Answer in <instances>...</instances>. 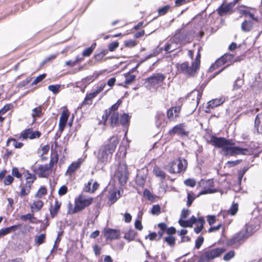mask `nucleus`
<instances>
[{
	"label": "nucleus",
	"instance_id": "obj_41",
	"mask_svg": "<svg viewBox=\"0 0 262 262\" xmlns=\"http://www.w3.org/2000/svg\"><path fill=\"white\" fill-rule=\"evenodd\" d=\"M46 74H42L41 75H39L34 79V80L32 83V85L37 84L38 83L41 81L46 77Z\"/></svg>",
	"mask_w": 262,
	"mask_h": 262
},
{
	"label": "nucleus",
	"instance_id": "obj_24",
	"mask_svg": "<svg viewBox=\"0 0 262 262\" xmlns=\"http://www.w3.org/2000/svg\"><path fill=\"white\" fill-rule=\"evenodd\" d=\"M178 48V43L172 41L171 43H167L165 46L164 50L168 53H171L172 51H174V50L177 49Z\"/></svg>",
	"mask_w": 262,
	"mask_h": 262
},
{
	"label": "nucleus",
	"instance_id": "obj_12",
	"mask_svg": "<svg viewBox=\"0 0 262 262\" xmlns=\"http://www.w3.org/2000/svg\"><path fill=\"white\" fill-rule=\"evenodd\" d=\"M165 78V77L163 74L158 73L147 78L146 81L151 85L155 86L156 84L162 82Z\"/></svg>",
	"mask_w": 262,
	"mask_h": 262
},
{
	"label": "nucleus",
	"instance_id": "obj_61",
	"mask_svg": "<svg viewBox=\"0 0 262 262\" xmlns=\"http://www.w3.org/2000/svg\"><path fill=\"white\" fill-rule=\"evenodd\" d=\"M13 178L10 175H9L7 176L6 178V179L4 180V184L5 185H10L13 181Z\"/></svg>",
	"mask_w": 262,
	"mask_h": 262
},
{
	"label": "nucleus",
	"instance_id": "obj_28",
	"mask_svg": "<svg viewBox=\"0 0 262 262\" xmlns=\"http://www.w3.org/2000/svg\"><path fill=\"white\" fill-rule=\"evenodd\" d=\"M223 103L222 99H213L208 102V107L209 108H213L216 107Z\"/></svg>",
	"mask_w": 262,
	"mask_h": 262
},
{
	"label": "nucleus",
	"instance_id": "obj_9",
	"mask_svg": "<svg viewBox=\"0 0 262 262\" xmlns=\"http://www.w3.org/2000/svg\"><path fill=\"white\" fill-rule=\"evenodd\" d=\"M171 135L177 134L181 137L187 136L189 132L187 130L186 125L184 123H181L174 126L169 131Z\"/></svg>",
	"mask_w": 262,
	"mask_h": 262
},
{
	"label": "nucleus",
	"instance_id": "obj_50",
	"mask_svg": "<svg viewBox=\"0 0 262 262\" xmlns=\"http://www.w3.org/2000/svg\"><path fill=\"white\" fill-rule=\"evenodd\" d=\"M119 47V42L114 41L110 43L108 46L109 51L113 52L115 51Z\"/></svg>",
	"mask_w": 262,
	"mask_h": 262
},
{
	"label": "nucleus",
	"instance_id": "obj_29",
	"mask_svg": "<svg viewBox=\"0 0 262 262\" xmlns=\"http://www.w3.org/2000/svg\"><path fill=\"white\" fill-rule=\"evenodd\" d=\"M31 187V185L26 183V185L23 186L21 189L19 193L20 196L22 197L27 195L30 192Z\"/></svg>",
	"mask_w": 262,
	"mask_h": 262
},
{
	"label": "nucleus",
	"instance_id": "obj_45",
	"mask_svg": "<svg viewBox=\"0 0 262 262\" xmlns=\"http://www.w3.org/2000/svg\"><path fill=\"white\" fill-rule=\"evenodd\" d=\"M161 208L158 205H155L152 206L151 213L153 215H158L160 213Z\"/></svg>",
	"mask_w": 262,
	"mask_h": 262
},
{
	"label": "nucleus",
	"instance_id": "obj_19",
	"mask_svg": "<svg viewBox=\"0 0 262 262\" xmlns=\"http://www.w3.org/2000/svg\"><path fill=\"white\" fill-rule=\"evenodd\" d=\"M196 219L194 216H192L190 220L185 221L183 220H179V224L183 227H191L192 225L196 223Z\"/></svg>",
	"mask_w": 262,
	"mask_h": 262
},
{
	"label": "nucleus",
	"instance_id": "obj_44",
	"mask_svg": "<svg viewBox=\"0 0 262 262\" xmlns=\"http://www.w3.org/2000/svg\"><path fill=\"white\" fill-rule=\"evenodd\" d=\"M233 58V56L231 54H225L223 56V59L226 63L229 62L231 63L232 62H234Z\"/></svg>",
	"mask_w": 262,
	"mask_h": 262
},
{
	"label": "nucleus",
	"instance_id": "obj_46",
	"mask_svg": "<svg viewBox=\"0 0 262 262\" xmlns=\"http://www.w3.org/2000/svg\"><path fill=\"white\" fill-rule=\"evenodd\" d=\"M31 134V129H28L23 132L21 135H20L19 138H23V139H26L28 138H29L30 135Z\"/></svg>",
	"mask_w": 262,
	"mask_h": 262
},
{
	"label": "nucleus",
	"instance_id": "obj_55",
	"mask_svg": "<svg viewBox=\"0 0 262 262\" xmlns=\"http://www.w3.org/2000/svg\"><path fill=\"white\" fill-rule=\"evenodd\" d=\"M195 199V197L190 193H187V205L188 206H190L194 200Z\"/></svg>",
	"mask_w": 262,
	"mask_h": 262
},
{
	"label": "nucleus",
	"instance_id": "obj_58",
	"mask_svg": "<svg viewBox=\"0 0 262 262\" xmlns=\"http://www.w3.org/2000/svg\"><path fill=\"white\" fill-rule=\"evenodd\" d=\"M68 188L65 185L62 186L58 190V194L59 195H63L67 193Z\"/></svg>",
	"mask_w": 262,
	"mask_h": 262
},
{
	"label": "nucleus",
	"instance_id": "obj_35",
	"mask_svg": "<svg viewBox=\"0 0 262 262\" xmlns=\"http://www.w3.org/2000/svg\"><path fill=\"white\" fill-rule=\"evenodd\" d=\"M125 77V83L126 84H128L132 83L133 81L135 80L136 76L134 75L126 74L124 75Z\"/></svg>",
	"mask_w": 262,
	"mask_h": 262
},
{
	"label": "nucleus",
	"instance_id": "obj_3",
	"mask_svg": "<svg viewBox=\"0 0 262 262\" xmlns=\"http://www.w3.org/2000/svg\"><path fill=\"white\" fill-rule=\"evenodd\" d=\"M230 141L228 145L223 149V154L226 156H233L237 155H249L250 150L247 148H243L237 146H233Z\"/></svg>",
	"mask_w": 262,
	"mask_h": 262
},
{
	"label": "nucleus",
	"instance_id": "obj_64",
	"mask_svg": "<svg viewBox=\"0 0 262 262\" xmlns=\"http://www.w3.org/2000/svg\"><path fill=\"white\" fill-rule=\"evenodd\" d=\"M12 174L13 176L17 178H20L21 177V174L18 171V169L16 168H13Z\"/></svg>",
	"mask_w": 262,
	"mask_h": 262
},
{
	"label": "nucleus",
	"instance_id": "obj_53",
	"mask_svg": "<svg viewBox=\"0 0 262 262\" xmlns=\"http://www.w3.org/2000/svg\"><path fill=\"white\" fill-rule=\"evenodd\" d=\"M125 45L127 47L132 48L135 47L137 45V42L134 40H128L124 42Z\"/></svg>",
	"mask_w": 262,
	"mask_h": 262
},
{
	"label": "nucleus",
	"instance_id": "obj_56",
	"mask_svg": "<svg viewBox=\"0 0 262 262\" xmlns=\"http://www.w3.org/2000/svg\"><path fill=\"white\" fill-rule=\"evenodd\" d=\"M105 85L106 83L105 82H101L98 85L97 89L95 91L98 94L104 90Z\"/></svg>",
	"mask_w": 262,
	"mask_h": 262
},
{
	"label": "nucleus",
	"instance_id": "obj_2",
	"mask_svg": "<svg viewBox=\"0 0 262 262\" xmlns=\"http://www.w3.org/2000/svg\"><path fill=\"white\" fill-rule=\"evenodd\" d=\"M177 68L179 72L187 76H193L199 69L198 61H193L191 66H189L188 62L177 64Z\"/></svg>",
	"mask_w": 262,
	"mask_h": 262
},
{
	"label": "nucleus",
	"instance_id": "obj_40",
	"mask_svg": "<svg viewBox=\"0 0 262 262\" xmlns=\"http://www.w3.org/2000/svg\"><path fill=\"white\" fill-rule=\"evenodd\" d=\"M226 62H225L224 60L223 59V56L217 60L212 65V68L213 69H215L219 67H220L224 64H225Z\"/></svg>",
	"mask_w": 262,
	"mask_h": 262
},
{
	"label": "nucleus",
	"instance_id": "obj_38",
	"mask_svg": "<svg viewBox=\"0 0 262 262\" xmlns=\"http://www.w3.org/2000/svg\"><path fill=\"white\" fill-rule=\"evenodd\" d=\"M47 190L45 187H41L36 193L35 196L37 198H41L47 194Z\"/></svg>",
	"mask_w": 262,
	"mask_h": 262
},
{
	"label": "nucleus",
	"instance_id": "obj_14",
	"mask_svg": "<svg viewBox=\"0 0 262 262\" xmlns=\"http://www.w3.org/2000/svg\"><path fill=\"white\" fill-rule=\"evenodd\" d=\"M104 234L107 239L112 240L118 238L120 232L116 229H107L104 231Z\"/></svg>",
	"mask_w": 262,
	"mask_h": 262
},
{
	"label": "nucleus",
	"instance_id": "obj_37",
	"mask_svg": "<svg viewBox=\"0 0 262 262\" xmlns=\"http://www.w3.org/2000/svg\"><path fill=\"white\" fill-rule=\"evenodd\" d=\"M46 238V234H40L38 236H36L35 239V243L38 245H39L42 244L44 242L45 239Z\"/></svg>",
	"mask_w": 262,
	"mask_h": 262
},
{
	"label": "nucleus",
	"instance_id": "obj_13",
	"mask_svg": "<svg viewBox=\"0 0 262 262\" xmlns=\"http://www.w3.org/2000/svg\"><path fill=\"white\" fill-rule=\"evenodd\" d=\"M70 113L67 110L63 111L60 117L59 121V129L60 132H62L64 129Z\"/></svg>",
	"mask_w": 262,
	"mask_h": 262
},
{
	"label": "nucleus",
	"instance_id": "obj_20",
	"mask_svg": "<svg viewBox=\"0 0 262 262\" xmlns=\"http://www.w3.org/2000/svg\"><path fill=\"white\" fill-rule=\"evenodd\" d=\"M81 161L79 160L78 161L73 162L71 164L66 172V174L71 176L74 172H75L80 166Z\"/></svg>",
	"mask_w": 262,
	"mask_h": 262
},
{
	"label": "nucleus",
	"instance_id": "obj_39",
	"mask_svg": "<svg viewBox=\"0 0 262 262\" xmlns=\"http://www.w3.org/2000/svg\"><path fill=\"white\" fill-rule=\"evenodd\" d=\"M41 115V110L40 107H38L34 108L32 110V116L33 118H35L36 117H40Z\"/></svg>",
	"mask_w": 262,
	"mask_h": 262
},
{
	"label": "nucleus",
	"instance_id": "obj_47",
	"mask_svg": "<svg viewBox=\"0 0 262 262\" xmlns=\"http://www.w3.org/2000/svg\"><path fill=\"white\" fill-rule=\"evenodd\" d=\"M121 103V101L120 100H118L117 103L114 104L112 106V107L110 108L108 111V113H112L113 112H116V111L117 110L119 106L120 105Z\"/></svg>",
	"mask_w": 262,
	"mask_h": 262
},
{
	"label": "nucleus",
	"instance_id": "obj_16",
	"mask_svg": "<svg viewBox=\"0 0 262 262\" xmlns=\"http://www.w3.org/2000/svg\"><path fill=\"white\" fill-rule=\"evenodd\" d=\"M108 115L111 116L110 120L111 126L113 127L116 126L119 121L118 113L117 112H113L112 113H108V114L107 112H106L105 117L103 116L104 122H106L107 121Z\"/></svg>",
	"mask_w": 262,
	"mask_h": 262
},
{
	"label": "nucleus",
	"instance_id": "obj_22",
	"mask_svg": "<svg viewBox=\"0 0 262 262\" xmlns=\"http://www.w3.org/2000/svg\"><path fill=\"white\" fill-rule=\"evenodd\" d=\"M17 225H14L0 230V237L7 235L12 231H15L17 229Z\"/></svg>",
	"mask_w": 262,
	"mask_h": 262
},
{
	"label": "nucleus",
	"instance_id": "obj_6",
	"mask_svg": "<svg viewBox=\"0 0 262 262\" xmlns=\"http://www.w3.org/2000/svg\"><path fill=\"white\" fill-rule=\"evenodd\" d=\"M116 177L118 178L121 185L125 184L128 179V172L127 169V165L124 163H120L116 172Z\"/></svg>",
	"mask_w": 262,
	"mask_h": 262
},
{
	"label": "nucleus",
	"instance_id": "obj_17",
	"mask_svg": "<svg viewBox=\"0 0 262 262\" xmlns=\"http://www.w3.org/2000/svg\"><path fill=\"white\" fill-rule=\"evenodd\" d=\"M181 110L180 106L172 107L167 111V117L170 119L177 118Z\"/></svg>",
	"mask_w": 262,
	"mask_h": 262
},
{
	"label": "nucleus",
	"instance_id": "obj_1",
	"mask_svg": "<svg viewBox=\"0 0 262 262\" xmlns=\"http://www.w3.org/2000/svg\"><path fill=\"white\" fill-rule=\"evenodd\" d=\"M118 144V140L117 137H111L108 144L102 146L99 149L97 157L99 162L106 163L111 159L113 152Z\"/></svg>",
	"mask_w": 262,
	"mask_h": 262
},
{
	"label": "nucleus",
	"instance_id": "obj_5",
	"mask_svg": "<svg viewBox=\"0 0 262 262\" xmlns=\"http://www.w3.org/2000/svg\"><path fill=\"white\" fill-rule=\"evenodd\" d=\"M187 165V161L185 159L179 158L170 163L167 165V169L171 173H179L185 169Z\"/></svg>",
	"mask_w": 262,
	"mask_h": 262
},
{
	"label": "nucleus",
	"instance_id": "obj_8",
	"mask_svg": "<svg viewBox=\"0 0 262 262\" xmlns=\"http://www.w3.org/2000/svg\"><path fill=\"white\" fill-rule=\"evenodd\" d=\"M251 227H247L244 231H240L228 241V244L233 245L240 242L242 240L248 238L252 234L251 232Z\"/></svg>",
	"mask_w": 262,
	"mask_h": 262
},
{
	"label": "nucleus",
	"instance_id": "obj_36",
	"mask_svg": "<svg viewBox=\"0 0 262 262\" xmlns=\"http://www.w3.org/2000/svg\"><path fill=\"white\" fill-rule=\"evenodd\" d=\"M67 207H68V213L69 214H75L76 213L78 212V211L76 209V204L75 203V206L73 207V205L70 202H69L67 205Z\"/></svg>",
	"mask_w": 262,
	"mask_h": 262
},
{
	"label": "nucleus",
	"instance_id": "obj_48",
	"mask_svg": "<svg viewBox=\"0 0 262 262\" xmlns=\"http://www.w3.org/2000/svg\"><path fill=\"white\" fill-rule=\"evenodd\" d=\"M234 251L231 250L224 255L223 259L225 261H228L231 259L232 258H233L234 256Z\"/></svg>",
	"mask_w": 262,
	"mask_h": 262
},
{
	"label": "nucleus",
	"instance_id": "obj_11",
	"mask_svg": "<svg viewBox=\"0 0 262 262\" xmlns=\"http://www.w3.org/2000/svg\"><path fill=\"white\" fill-rule=\"evenodd\" d=\"M235 6V3L223 4L218 9V13L221 16H224L232 12V9Z\"/></svg>",
	"mask_w": 262,
	"mask_h": 262
},
{
	"label": "nucleus",
	"instance_id": "obj_32",
	"mask_svg": "<svg viewBox=\"0 0 262 262\" xmlns=\"http://www.w3.org/2000/svg\"><path fill=\"white\" fill-rule=\"evenodd\" d=\"M154 173L156 177L160 178L161 180H163L165 178V173L159 167L154 168Z\"/></svg>",
	"mask_w": 262,
	"mask_h": 262
},
{
	"label": "nucleus",
	"instance_id": "obj_30",
	"mask_svg": "<svg viewBox=\"0 0 262 262\" xmlns=\"http://www.w3.org/2000/svg\"><path fill=\"white\" fill-rule=\"evenodd\" d=\"M120 197V193L119 191H118V192H112L111 193L110 196L109 197V201L111 202V204H112L114 203Z\"/></svg>",
	"mask_w": 262,
	"mask_h": 262
},
{
	"label": "nucleus",
	"instance_id": "obj_63",
	"mask_svg": "<svg viewBox=\"0 0 262 262\" xmlns=\"http://www.w3.org/2000/svg\"><path fill=\"white\" fill-rule=\"evenodd\" d=\"M93 51L92 48H88L83 51L82 55L83 56H89L92 54Z\"/></svg>",
	"mask_w": 262,
	"mask_h": 262
},
{
	"label": "nucleus",
	"instance_id": "obj_15",
	"mask_svg": "<svg viewBox=\"0 0 262 262\" xmlns=\"http://www.w3.org/2000/svg\"><path fill=\"white\" fill-rule=\"evenodd\" d=\"M51 166L48 164L40 165L37 170V172L39 177H47L51 170Z\"/></svg>",
	"mask_w": 262,
	"mask_h": 262
},
{
	"label": "nucleus",
	"instance_id": "obj_43",
	"mask_svg": "<svg viewBox=\"0 0 262 262\" xmlns=\"http://www.w3.org/2000/svg\"><path fill=\"white\" fill-rule=\"evenodd\" d=\"M129 119V116L127 114H124L122 115L121 117L120 123L121 124H122L123 125H125L128 122Z\"/></svg>",
	"mask_w": 262,
	"mask_h": 262
},
{
	"label": "nucleus",
	"instance_id": "obj_27",
	"mask_svg": "<svg viewBox=\"0 0 262 262\" xmlns=\"http://www.w3.org/2000/svg\"><path fill=\"white\" fill-rule=\"evenodd\" d=\"M97 95L98 94L95 91L87 95L85 98L84 100L82 102V105L86 104H91L92 103V99L96 97Z\"/></svg>",
	"mask_w": 262,
	"mask_h": 262
},
{
	"label": "nucleus",
	"instance_id": "obj_57",
	"mask_svg": "<svg viewBox=\"0 0 262 262\" xmlns=\"http://www.w3.org/2000/svg\"><path fill=\"white\" fill-rule=\"evenodd\" d=\"M169 9V6H166L162 8H160L158 10L159 15H164L168 11Z\"/></svg>",
	"mask_w": 262,
	"mask_h": 262
},
{
	"label": "nucleus",
	"instance_id": "obj_31",
	"mask_svg": "<svg viewBox=\"0 0 262 262\" xmlns=\"http://www.w3.org/2000/svg\"><path fill=\"white\" fill-rule=\"evenodd\" d=\"M198 223V226L197 227L194 228V230L195 232L196 233H200L203 228L204 224L205 223V221L204 219L202 218H199L198 220L196 219V222Z\"/></svg>",
	"mask_w": 262,
	"mask_h": 262
},
{
	"label": "nucleus",
	"instance_id": "obj_42",
	"mask_svg": "<svg viewBox=\"0 0 262 262\" xmlns=\"http://www.w3.org/2000/svg\"><path fill=\"white\" fill-rule=\"evenodd\" d=\"M12 142V145L16 148H20L24 145L23 143L17 142L14 139H9L8 142Z\"/></svg>",
	"mask_w": 262,
	"mask_h": 262
},
{
	"label": "nucleus",
	"instance_id": "obj_33",
	"mask_svg": "<svg viewBox=\"0 0 262 262\" xmlns=\"http://www.w3.org/2000/svg\"><path fill=\"white\" fill-rule=\"evenodd\" d=\"M61 204L58 201H56L53 206V208L50 210L51 215L52 217H54L56 215L58 210L60 207Z\"/></svg>",
	"mask_w": 262,
	"mask_h": 262
},
{
	"label": "nucleus",
	"instance_id": "obj_49",
	"mask_svg": "<svg viewBox=\"0 0 262 262\" xmlns=\"http://www.w3.org/2000/svg\"><path fill=\"white\" fill-rule=\"evenodd\" d=\"M59 85H50L48 86V89L52 92L54 94L58 93L59 91Z\"/></svg>",
	"mask_w": 262,
	"mask_h": 262
},
{
	"label": "nucleus",
	"instance_id": "obj_54",
	"mask_svg": "<svg viewBox=\"0 0 262 262\" xmlns=\"http://www.w3.org/2000/svg\"><path fill=\"white\" fill-rule=\"evenodd\" d=\"M240 13L241 14L244 15L246 16H248L249 17L254 20L256 19L254 16V15L252 13L246 10H241L240 11Z\"/></svg>",
	"mask_w": 262,
	"mask_h": 262
},
{
	"label": "nucleus",
	"instance_id": "obj_21",
	"mask_svg": "<svg viewBox=\"0 0 262 262\" xmlns=\"http://www.w3.org/2000/svg\"><path fill=\"white\" fill-rule=\"evenodd\" d=\"M43 203L40 200L34 201L31 205V209L32 212H37L41 209L43 206Z\"/></svg>",
	"mask_w": 262,
	"mask_h": 262
},
{
	"label": "nucleus",
	"instance_id": "obj_10",
	"mask_svg": "<svg viewBox=\"0 0 262 262\" xmlns=\"http://www.w3.org/2000/svg\"><path fill=\"white\" fill-rule=\"evenodd\" d=\"M210 143L219 147L222 148V151H223V149L230 143V141L226 140L224 138H218L215 136H212L210 141Z\"/></svg>",
	"mask_w": 262,
	"mask_h": 262
},
{
	"label": "nucleus",
	"instance_id": "obj_23",
	"mask_svg": "<svg viewBox=\"0 0 262 262\" xmlns=\"http://www.w3.org/2000/svg\"><path fill=\"white\" fill-rule=\"evenodd\" d=\"M136 234L137 233L135 230L129 229L125 232L124 238L128 241H132L134 239Z\"/></svg>",
	"mask_w": 262,
	"mask_h": 262
},
{
	"label": "nucleus",
	"instance_id": "obj_34",
	"mask_svg": "<svg viewBox=\"0 0 262 262\" xmlns=\"http://www.w3.org/2000/svg\"><path fill=\"white\" fill-rule=\"evenodd\" d=\"M36 179V177L35 174L30 173H27L26 174V183L29 185H32V184L33 183V182Z\"/></svg>",
	"mask_w": 262,
	"mask_h": 262
},
{
	"label": "nucleus",
	"instance_id": "obj_4",
	"mask_svg": "<svg viewBox=\"0 0 262 262\" xmlns=\"http://www.w3.org/2000/svg\"><path fill=\"white\" fill-rule=\"evenodd\" d=\"M225 251L223 248L211 249L204 252L200 257L198 262H208L218 256Z\"/></svg>",
	"mask_w": 262,
	"mask_h": 262
},
{
	"label": "nucleus",
	"instance_id": "obj_52",
	"mask_svg": "<svg viewBox=\"0 0 262 262\" xmlns=\"http://www.w3.org/2000/svg\"><path fill=\"white\" fill-rule=\"evenodd\" d=\"M165 241L167 242L170 246H173L175 243V238L169 235L165 238Z\"/></svg>",
	"mask_w": 262,
	"mask_h": 262
},
{
	"label": "nucleus",
	"instance_id": "obj_59",
	"mask_svg": "<svg viewBox=\"0 0 262 262\" xmlns=\"http://www.w3.org/2000/svg\"><path fill=\"white\" fill-rule=\"evenodd\" d=\"M216 191H217V190L215 189H208L202 191L201 192H200V193L197 196H199L200 195L205 194H207V193H214V192H216Z\"/></svg>",
	"mask_w": 262,
	"mask_h": 262
},
{
	"label": "nucleus",
	"instance_id": "obj_62",
	"mask_svg": "<svg viewBox=\"0 0 262 262\" xmlns=\"http://www.w3.org/2000/svg\"><path fill=\"white\" fill-rule=\"evenodd\" d=\"M204 242V238L203 237H199L195 241V247L199 249Z\"/></svg>",
	"mask_w": 262,
	"mask_h": 262
},
{
	"label": "nucleus",
	"instance_id": "obj_7",
	"mask_svg": "<svg viewBox=\"0 0 262 262\" xmlns=\"http://www.w3.org/2000/svg\"><path fill=\"white\" fill-rule=\"evenodd\" d=\"M93 202V198L91 197H86L83 195H80L75 200L76 210L78 212L82 210L85 207L90 206Z\"/></svg>",
	"mask_w": 262,
	"mask_h": 262
},
{
	"label": "nucleus",
	"instance_id": "obj_60",
	"mask_svg": "<svg viewBox=\"0 0 262 262\" xmlns=\"http://www.w3.org/2000/svg\"><path fill=\"white\" fill-rule=\"evenodd\" d=\"M238 210V204L237 203L233 204L230 208L231 214L234 215Z\"/></svg>",
	"mask_w": 262,
	"mask_h": 262
},
{
	"label": "nucleus",
	"instance_id": "obj_51",
	"mask_svg": "<svg viewBox=\"0 0 262 262\" xmlns=\"http://www.w3.org/2000/svg\"><path fill=\"white\" fill-rule=\"evenodd\" d=\"M184 183L186 186L193 187L196 184V181L193 179H188L184 181Z\"/></svg>",
	"mask_w": 262,
	"mask_h": 262
},
{
	"label": "nucleus",
	"instance_id": "obj_18",
	"mask_svg": "<svg viewBox=\"0 0 262 262\" xmlns=\"http://www.w3.org/2000/svg\"><path fill=\"white\" fill-rule=\"evenodd\" d=\"M254 127L257 133L262 134V113L258 114L255 120Z\"/></svg>",
	"mask_w": 262,
	"mask_h": 262
},
{
	"label": "nucleus",
	"instance_id": "obj_25",
	"mask_svg": "<svg viewBox=\"0 0 262 262\" xmlns=\"http://www.w3.org/2000/svg\"><path fill=\"white\" fill-rule=\"evenodd\" d=\"M253 23L251 21L245 20L241 25V29L244 32H249L252 29Z\"/></svg>",
	"mask_w": 262,
	"mask_h": 262
},
{
	"label": "nucleus",
	"instance_id": "obj_26",
	"mask_svg": "<svg viewBox=\"0 0 262 262\" xmlns=\"http://www.w3.org/2000/svg\"><path fill=\"white\" fill-rule=\"evenodd\" d=\"M97 95L98 94L95 91L87 95L85 98L84 100L82 102V105L86 104H91L92 103V99L96 97Z\"/></svg>",
	"mask_w": 262,
	"mask_h": 262
}]
</instances>
